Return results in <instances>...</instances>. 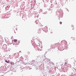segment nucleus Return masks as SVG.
<instances>
[{
    "label": "nucleus",
    "mask_w": 76,
    "mask_h": 76,
    "mask_svg": "<svg viewBox=\"0 0 76 76\" xmlns=\"http://www.w3.org/2000/svg\"><path fill=\"white\" fill-rule=\"evenodd\" d=\"M44 29L45 32H47L48 31V28H47V27H45Z\"/></svg>",
    "instance_id": "nucleus-1"
},
{
    "label": "nucleus",
    "mask_w": 76,
    "mask_h": 76,
    "mask_svg": "<svg viewBox=\"0 0 76 76\" xmlns=\"http://www.w3.org/2000/svg\"><path fill=\"white\" fill-rule=\"evenodd\" d=\"M51 48H55V46H54V45H52L51 46Z\"/></svg>",
    "instance_id": "nucleus-2"
},
{
    "label": "nucleus",
    "mask_w": 76,
    "mask_h": 76,
    "mask_svg": "<svg viewBox=\"0 0 76 76\" xmlns=\"http://www.w3.org/2000/svg\"><path fill=\"white\" fill-rule=\"evenodd\" d=\"M10 63L11 66H12V65H14V64H15L14 62H13L12 61L10 62Z\"/></svg>",
    "instance_id": "nucleus-3"
},
{
    "label": "nucleus",
    "mask_w": 76,
    "mask_h": 76,
    "mask_svg": "<svg viewBox=\"0 0 76 76\" xmlns=\"http://www.w3.org/2000/svg\"><path fill=\"white\" fill-rule=\"evenodd\" d=\"M62 42H64L65 44H67V41H64V40H63L62 41Z\"/></svg>",
    "instance_id": "nucleus-4"
},
{
    "label": "nucleus",
    "mask_w": 76,
    "mask_h": 76,
    "mask_svg": "<svg viewBox=\"0 0 76 76\" xmlns=\"http://www.w3.org/2000/svg\"><path fill=\"white\" fill-rule=\"evenodd\" d=\"M19 42H20L19 41H18V42H17V43L15 45H18L19 44Z\"/></svg>",
    "instance_id": "nucleus-5"
},
{
    "label": "nucleus",
    "mask_w": 76,
    "mask_h": 76,
    "mask_svg": "<svg viewBox=\"0 0 76 76\" xmlns=\"http://www.w3.org/2000/svg\"><path fill=\"white\" fill-rule=\"evenodd\" d=\"M17 41H18V40L16 39H14V42H17Z\"/></svg>",
    "instance_id": "nucleus-6"
},
{
    "label": "nucleus",
    "mask_w": 76,
    "mask_h": 76,
    "mask_svg": "<svg viewBox=\"0 0 76 76\" xmlns=\"http://www.w3.org/2000/svg\"><path fill=\"white\" fill-rule=\"evenodd\" d=\"M5 62H6V63H9L10 62L8 60V61H7V60H6L5 61Z\"/></svg>",
    "instance_id": "nucleus-7"
},
{
    "label": "nucleus",
    "mask_w": 76,
    "mask_h": 76,
    "mask_svg": "<svg viewBox=\"0 0 76 76\" xmlns=\"http://www.w3.org/2000/svg\"><path fill=\"white\" fill-rule=\"evenodd\" d=\"M60 24L61 25V24H62V22H60Z\"/></svg>",
    "instance_id": "nucleus-8"
},
{
    "label": "nucleus",
    "mask_w": 76,
    "mask_h": 76,
    "mask_svg": "<svg viewBox=\"0 0 76 76\" xmlns=\"http://www.w3.org/2000/svg\"><path fill=\"white\" fill-rule=\"evenodd\" d=\"M0 38H2V36L1 35H0Z\"/></svg>",
    "instance_id": "nucleus-9"
},
{
    "label": "nucleus",
    "mask_w": 76,
    "mask_h": 76,
    "mask_svg": "<svg viewBox=\"0 0 76 76\" xmlns=\"http://www.w3.org/2000/svg\"><path fill=\"white\" fill-rule=\"evenodd\" d=\"M40 31V32H41V30H39V31Z\"/></svg>",
    "instance_id": "nucleus-10"
},
{
    "label": "nucleus",
    "mask_w": 76,
    "mask_h": 76,
    "mask_svg": "<svg viewBox=\"0 0 76 76\" xmlns=\"http://www.w3.org/2000/svg\"><path fill=\"white\" fill-rule=\"evenodd\" d=\"M72 26L73 27V28H74V26H73L72 25Z\"/></svg>",
    "instance_id": "nucleus-11"
},
{
    "label": "nucleus",
    "mask_w": 76,
    "mask_h": 76,
    "mask_svg": "<svg viewBox=\"0 0 76 76\" xmlns=\"http://www.w3.org/2000/svg\"><path fill=\"white\" fill-rule=\"evenodd\" d=\"M66 64V63H65V64Z\"/></svg>",
    "instance_id": "nucleus-12"
},
{
    "label": "nucleus",
    "mask_w": 76,
    "mask_h": 76,
    "mask_svg": "<svg viewBox=\"0 0 76 76\" xmlns=\"http://www.w3.org/2000/svg\"><path fill=\"white\" fill-rule=\"evenodd\" d=\"M38 33H39V32H38Z\"/></svg>",
    "instance_id": "nucleus-13"
}]
</instances>
